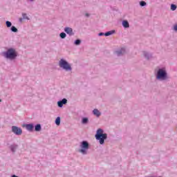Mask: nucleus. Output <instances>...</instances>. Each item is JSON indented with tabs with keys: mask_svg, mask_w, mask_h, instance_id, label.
Listing matches in <instances>:
<instances>
[{
	"mask_svg": "<svg viewBox=\"0 0 177 177\" xmlns=\"http://www.w3.org/2000/svg\"><path fill=\"white\" fill-rule=\"evenodd\" d=\"M95 138L97 140H100V145H103L104 143V140L107 139V134L103 133V129H99L95 134Z\"/></svg>",
	"mask_w": 177,
	"mask_h": 177,
	"instance_id": "f257e3e1",
	"label": "nucleus"
},
{
	"mask_svg": "<svg viewBox=\"0 0 177 177\" xmlns=\"http://www.w3.org/2000/svg\"><path fill=\"white\" fill-rule=\"evenodd\" d=\"M3 55L7 59H11V60H13V59H15V57H17L16 50L13 48L8 49L6 53H3Z\"/></svg>",
	"mask_w": 177,
	"mask_h": 177,
	"instance_id": "f03ea898",
	"label": "nucleus"
},
{
	"mask_svg": "<svg viewBox=\"0 0 177 177\" xmlns=\"http://www.w3.org/2000/svg\"><path fill=\"white\" fill-rule=\"evenodd\" d=\"M59 67L64 68V70H66V71H71V66H70V64H68V62L64 59H61L59 61Z\"/></svg>",
	"mask_w": 177,
	"mask_h": 177,
	"instance_id": "7ed1b4c3",
	"label": "nucleus"
},
{
	"mask_svg": "<svg viewBox=\"0 0 177 177\" xmlns=\"http://www.w3.org/2000/svg\"><path fill=\"white\" fill-rule=\"evenodd\" d=\"M80 147L82 149H80V152L82 153V154H86V150L89 149V143L86 141H83L82 142Z\"/></svg>",
	"mask_w": 177,
	"mask_h": 177,
	"instance_id": "20e7f679",
	"label": "nucleus"
},
{
	"mask_svg": "<svg viewBox=\"0 0 177 177\" xmlns=\"http://www.w3.org/2000/svg\"><path fill=\"white\" fill-rule=\"evenodd\" d=\"M167 77V73H165V71L162 69H159L158 71V75L157 78L158 80H165V77Z\"/></svg>",
	"mask_w": 177,
	"mask_h": 177,
	"instance_id": "39448f33",
	"label": "nucleus"
},
{
	"mask_svg": "<svg viewBox=\"0 0 177 177\" xmlns=\"http://www.w3.org/2000/svg\"><path fill=\"white\" fill-rule=\"evenodd\" d=\"M12 131L14 133H15V135H21V133H23V131L21 130V129L16 127V126H12Z\"/></svg>",
	"mask_w": 177,
	"mask_h": 177,
	"instance_id": "423d86ee",
	"label": "nucleus"
},
{
	"mask_svg": "<svg viewBox=\"0 0 177 177\" xmlns=\"http://www.w3.org/2000/svg\"><path fill=\"white\" fill-rule=\"evenodd\" d=\"M64 31L65 32H66V34H68L69 35H73V28H65Z\"/></svg>",
	"mask_w": 177,
	"mask_h": 177,
	"instance_id": "0eeeda50",
	"label": "nucleus"
},
{
	"mask_svg": "<svg viewBox=\"0 0 177 177\" xmlns=\"http://www.w3.org/2000/svg\"><path fill=\"white\" fill-rule=\"evenodd\" d=\"M26 128L28 131H32V129H34V125L31 124H26Z\"/></svg>",
	"mask_w": 177,
	"mask_h": 177,
	"instance_id": "6e6552de",
	"label": "nucleus"
},
{
	"mask_svg": "<svg viewBox=\"0 0 177 177\" xmlns=\"http://www.w3.org/2000/svg\"><path fill=\"white\" fill-rule=\"evenodd\" d=\"M122 26L124 27V28H129V23H128V21H123Z\"/></svg>",
	"mask_w": 177,
	"mask_h": 177,
	"instance_id": "1a4fd4ad",
	"label": "nucleus"
},
{
	"mask_svg": "<svg viewBox=\"0 0 177 177\" xmlns=\"http://www.w3.org/2000/svg\"><path fill=\"white\" fill-rule=\"evenodd\" d=\"M93 113L94 115H96L97 117H100V111H99V110H97V109H94L93 111Z\"/></svg>",
	"mask_w": 177,
	"mask_h": 177,
	"instance_id": "9d476101",
	"label": "nucleus"
},
{
	"mask_svg": "<svg viewBox=\"0 0 177 177\" xmlns=\"http://www.w3.org/2000/svg\"><path fill=\"white\" fill-rule=\"evenodd\" d=\"M116 53L118 54V56L123 55V53H125V48H121V50L120 51H117Z\"/></svg>",
	"mask_w": 177,
	"mask_h": 177,
	"instance_id": "9b49d317",
	"label": "nucleus"
},
{
	"mask_svg": "<svg viewBox=\"0 0 177 177\" xmlns=\"http://www.w3.org/2000/svg\"><path fill=\"white\" fill-rule=\"evenodd\" d=\"M114 34V30H110L104 33L105 37H109V35H113Z\"/></svg>",
	"mask_w": 177,
	"mask_h": 177,
	"instance_id": "f8f14e48",
	"label": "nucleus"
},
{
	"mask_svg": "<svg viewBox=\"0 0 177 177\" xmlns=\"http://www.w3.org/2000/svg\"><path fill=\"white\" fill-rule=\"evenodd\" d=\"M35 131L37 132L41 131V124H37L35 127Z\"/></svg>",
	"mask_w": 177,
	"mask_h": 177,
	"instance_id": "ddd939ff",
	"label": "nucleus"
},
{
	"mask_svg": "<svg viewBox=\"0 0 177 177\" xmlns=\"http://www.w3.org/2000/svg\"><path fill=\"white\" fill-rule=\"evenodd\" d=\"M16 149H17V145H11L10 146V149L12 151H16Z\"/></svg>",
	"mask_w": 177,
	"mask_h": 177,
	"instance_id": "4468645a",
	"label": "nucleus"
},
{
	"mask_svg": "<svg viewBox=\"0 0 177 177\" xmlns=\"http://www.w3.org/2000/svg\"><path fill=\"white\" fill-rule=\"evenodd\" d=\"M56 125H60V117H57L55 120Z\"/></svg>",
	"mask_w": 177,
	"mask_h": 177,
	"instance_id": "2eb2a0df",
	"label": "nucleus"
},
{
	"mask_svg": "<svg viewBox=\"0 0 177 177\" xmlns=\"http://www.w3.org/2000/svg\"><path fill=\"white\" fill-rule=\"evenodd\" d=\"M11 31H12V32H17V28H16L15 26H12Z\"/></svg>",
	"mask_w": 177,
	"mask_h": 177,
	"instance_id": "dca6fc26",
	"label": "nucleus"
},
{
	"mask_svg": "<svg viewBox=\"0 0 177 177\" xmlns=\"http://www.w3.org/2000/svg\"><path fill=\"white\" fill-rule=\"evenodd\" d=\"M171 10H176V6L174 4L171 5Z\"/></svg>",
	"mask_w": 177,
	"mask_h": 177,
	"instance_id": "f3484780",
	"label": "nucleus"
},
{
	"mask_svg": "<svg viewBox=\"0 0 177 177\" xmlns=\"http://www.w3.org/2000/svg\"><path fill=\"white\" fill-rule=\"evenodd\" d=\"M88 123V118H84L82 119V124H87Z\"/></svg>",
	"mask_w": 177,
	"mask_h": 177,
	"instance_id": "a211bd4d",
	"label": "nucleus"
},
{
	"mask_svg": "<svg viewBox=\"0 0 177 177\" xmlns=\"http://www.w3.org/2000/svg\"><path fill=\"white\" fill-rule=\"evenodd\" d=\"M6 24L7 27H12V23L9 21H7L6 22Z\"/></svg>",
	"mask_w": 177,
	"mask_h": 177,
	"instance_id": "6ab92c4d",
	"label": "nucleus"
},
{
	"mask_svg": "<svg viewBox=\"0 0 177 177\" xmlns=\"http://www.w3.org/2000/svg\"><path fill=\"white\" fill-rule=\"evenodd\" d=\"M59 37H61V38H62V39L66 38V33H64V32L60 33Z\"/></svg>",
	"mask_w": 177,
	"mask_h": 177,
	"instance_id": "aec40b11",
	"label": "nucleus"
},
{
	"mask_svg": "<svg viewBox=\"0 0 177 177\" xmlns=\"http://www.w3.org/2000/svg\"><path fill=\"white\" fill-rule=\"evenodd\" d=\"M61 102L62 104H66L67 103V99L64 98Z\"/></svg>",
	"mask_w": 177,
	"mask_h": 177,
	"instance_id": "412c9836",
	"label": "nucleus"
},
{
	"mask_svg": "<svg viewBox=\"0 0 177 177\" xmlns=\"http://www.w3.org/2000/svg\"><path fill=\"white\" fill-rule=\"evenodd\" d=\"M57 104L59 107H63V103L62 102V101H59L57 102Z\"/></svg>",
	"mask_w": 177,
	"mask_h": 177,
	"instance_id": "4be33fe9",
	"label": "nucleus"
},
{
	"mask_svg": "<svg viewBox=\"0 0 177 177\" xmlns=\"http://www.w3.org/2000/svg\"><path fill=\"white\" fill-rule=\"evenodd\" d=\"M75 44L76 45H80L81 44V40L80 39H77L75 41Z\"/></svg>",
	"mask_w": 177,
	"mask_h": 177,
	"instance_id": "5701e85b",
	"label": "nucleus"
},
{
	"mask_svg": "<svg viewBox=\"0 0 177 177\" xmlns=\"http://www.w3.org/2000/svg\"><path fill=\"white\" fill-rule=\"evenodd\" d=\"M140 6H146V3L145 1H140Z\"/></svg>",
	"mask_w": 177,
	"mask_h": 177,
	"instance_id": "b1692460",
	"label": "nucleus"
},
{
	"mask_svg": "<svg viewBox=\"0 0 177 177\" xmlns=\"http://www.w3.org/2000/svg\"><path fill=\"white\" fill-rule=\"evenodd\" d=\"M22 17H23V19H28V18L27 17V14H23V15H22Z\"/></svg>",
	"mask_w": 177,
	"mask_h": 177,
	"instance_id": "393cba45",
	"label": "nucleus"
},
{
	"mask_svg": "<svg viewBox=\"0 0 177 177\" xmlns=\"http://www.w3.org/2000/svg\"><path fill=\"white\" fill-rule=\"evenodd\" d=\"M99 35H100V37H102V35H104V33L100 32V33H99Z\"/></svg>",
	"mask_w": 177,
	"mask_h": 177,
	"instance_id": "a878e982",
	"label": "nucleus"
},
{
	"mask_svg": "<svg viewBox=\"0 0 177 177\" xmlns=\"http://www.w3.org/2000/svg\"><path fill=\"white\" fill-rule=\"evenodd\" d=\"M174 30L175 31H177V25L174 26Z\"/></svg>",
	"mask_w": 177,
	"mask_h": 177,
	"instance_id": "bb28decb",
	"label": "nucleus"
},
{
	"mask_svg": "<svg viewBox=\"0 0 177 177\" xmlns=\"http://www.w3.org/2000/svg\"><path fill=\"white\" fill-rule=\"evenodd\" d=\"M12 177H18V176L16 175H13Z\"/></svg>",
	"mask_w": 177,
	"mask_h": 177,
	"instance_id": "cd10ccee",
	"label": "nucleus"
},
{
	"mask_svg": "<svg viewBox=\"0 0 177 177\" xmlns=\"http://www.w3.org/2000/svg\"><path fill=\"white\" fill-rule=\"evenodd\" d=\"M86 16H87V17H88V16H89V15H88V14H86Z\"/></svg>",
	"mask_w": 177,
	"mask_h": 177,
	"instance_id": "c85d7f7f",
	"label": "nucleus"
},
{
	"mask_svg": "<svg viewBox=\"0 0 177 177\" xmlns=\"http://www.w3.org/2000/svg\"><path fill=\"white\" fill-rule=\"evenodd\" d=\"M0 102H1V100H0Z\"/></svg>",
	"mask_w": 177,
	"mask_h": 177,
	"instance_id": "c756f323",
	"label": "nucleus"
}]
</instances>
